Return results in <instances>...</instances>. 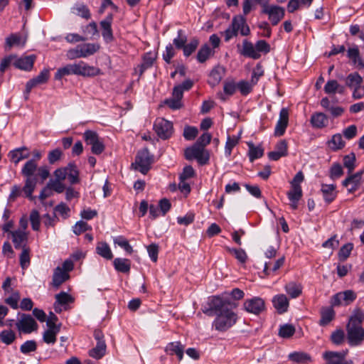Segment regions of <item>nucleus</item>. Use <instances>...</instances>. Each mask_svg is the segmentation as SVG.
I'll list each match as a JSON object with an SVG mask.
<instances>
[{
  "label": "nucleus",
  "mask_w": 364,
  "mask_h": 364,
  "mask_svg": "<svg viewBox=\"0 0 364 364\" xmlns=\"http://www.w3.org/2000/svg\"><path fill=\"white\" fill-rule=\"evenodd\" d=\"M224 294L223 296H213L210 301L209 311L213 312L215 318L213 326L218 331L225 332L234 326L237 321V315L232 311L237 307V304L230 301Z\"/></svg>",
  "instance_id": "1"
},
{
  "label": "nucleus",
  "mask_w": 364,
  "mask_h": 364,
  "mask_svg": "<svg viewBox=\"0 0 364 364\" xmlns=\"http://www.w3.org/2000/svg\"><path fill=\"white\" fill-rule=\"evenodd\" d=\"M364 312L360 308L353 310L346 325L347 339L352 346H359L364 341Z\"/></svg>",
  "instance_id": "2"
},
{
  "label": "nucleus",
  "mask_w": 364,
  "mask_h": 364,
  "mask_svg": "<svg viewBox=\"0 0 364 364\" xmlns=\"http://www.w3.org/2000/svg\"><path fill=\"white\" fill-rule=\"evenodd\" d=\"M244 36L250 33L249 26L246 23V19L244 16L239 15L232 18L231 24L223 33L225 36V41L228 42L232 38L237 36L238 31Z\"/></svg>",
  "instance_id": "3"
},
{
  "label": "nucleus",
  "mask_w": 364,
  "mask_h": 364,
  "mask_svg": "<svg viewBox=\"0 0 364 364\" xmlns=\"http://www.w3.org/2000/svg\"><path fill=\"white\" fill-rule=\"evenodd\" d=\"M36 171H38V176L41 179L42 183H43L50 175L48 168L46 166L38 167L36 159H30L26 162L21 169V174L26 178H33L32 176Z\"/></svg>",
  "instance_id": "4"
},
{
  "label": "nucleus",
  "mask_w": 364,
  "mask_h": 364,
  "mask_svg": "<svg viewBox=\"0 0 364 364\" xmlns=\"http://www.w3.org/2000/svg\"><path fill=\"white\" fill-rule=\"evenodd\" d=\"M152 162L153 157L148 149L145 148L137 153L135 161L132 164V166L141 173L146 174L150 169Z\"/></svg>",
  "instance_id": "5"
},
{
  "label": "nucleus",
  "mask_w": 364,
  "mask_h": 364,
  "mask_svg": "<svg viewBox=\"0 0 364 364\" xmlns=\"http://www.w3.org/2000/svg\"><path fill=\"white\" fill-rule=\"evenodd\" d=\"M154 129L157 136L163 140L170 138L173 133L172 122L164 118H157L155 120Z\"/></svg>",
  "instance_id": "6"
},
{
  "label": "nucleus",
  "mask_w": 364,
  "mask_h": 364,
  "mask_svg": "<svg viewBox=\"0 0 364 364\" xmlns=\"http://www.w3.org/2000/svg\"><path fill=\"white\" fill-rule=\"evenodd\" d=\"M16 326L19 331L24 333H31L38 329V324L34 318L31 315L25 314L21 315Z\"/></svg>",
  "instance_id": "7"
},
{
  "label": "nucleus",
  "mask_w": 364,
  "mask_h": 364,
  "mask_svg": "<svg viewBox=\"0 0 364 364\" xmlns=\"http://www.w3.org/2000/svg\"><path fill=\"white\" fill-rule=\"evenodd\" d=\"M49 77L50 70L48 69L45 68L36 77L28 80L26 85V99H28V95L33 87L46 83Z\"/></svg>",
  "instance_id": "8"
},
{
  "label": "nucleus",
  "mask_w": 364,
  "mask_h": 364,
  "mask_svg": "<svg viewBox=\"0 0 364 364\" xmlns=\"http://www.w3.org/2000/svg\"><path fill=\"white\" fill-rule=\"evenodd\" d=\"M262 13L267 14L271 23L273 26H276L284 18L285 11L284 9L281 6L269 5L267 8L262 9Z\"/></svg>",
  "instance_id": "9"
},
{
  "label": "nucleus",
  "mask_w": 364,
  "mask_h": 364,
  "mask_svg": "<svg viewBox=\"0 0 364 364\" xmlns=\"http://www.w3.org/2000/svg\"><path fill=\"white\" fill-rule=\"evenodd\" d=\"M113 21L112 14H109L102 21H100V26L102 32V36L106 43H110L114 41V38L112 28Z\"/></svg>",
  "instance_id": "10"
},
{
  "label": "nucleus",
  "mask_w": 364,
  "mask_h": 364,
  "mask_svg": "<svg viewBox=\"0 0 364 364\" xmlns=\"http://www.w3.org/2000/svg\"><path fill=\"white\" fill-rule=\"evenodd\" d=\"M84 139L87 144L92 146V152L95 154H100L105 150V146L99 140L96 132L87 130L84 133Z\"/></svg>",
  "instance_id": "11"
},
{
  "label": "nucleus",
  "mask_w": 364,
  "mask_h": 364,
  "mask_svg": "<svg viewBox=\"0 0 364 364\" xmlns=\"http://www.w3.org/2000/svg\"><path fill=\"white\" fill-rule=\"evenodd\" d=\"M356 297V294L352 290L341 291L333 296L331 304L333 306H347L353 302Z\"/></svg>",
  "instance_id": "12"
},
{
  "label": "nucleus",
  "mask_w": 364,
  "mask_h": 364,
  "mask_svg": "<svg viewBox=\"0 0 364 364\" xmlns=\"http://www.w3.org/2000/svg\"><path fill=\"white\" fill-rule=\"evenodd\" d=\"M244 309L249 313L259 314L265 309L264 301L260 297L247 299L243 304Z\"/></svg>",
  "instance_id": "13"
},
{
  "label": "nucleus",
  "mask_w": 364,
  "mask_h": 364,
  "mask_svg": "<svg viewBox=\"0 0 364 364\" xmlns=\"http://www.w3.org/2000/svg\"><path fill=\"white\" fill-rule=\"evenodd\" d=\"M101 74L100 68L89 65L83 61L75 63V75L84 77H94Z\"/></svg>",
  "instance_id": "14"
},
{
  "label": "nucleus",
  "mask_w": 364,
  "mask_h": 364,
  "mask_svg": "<svg viewBox=\"0 0 364 364\" xmlns=\"http://www.w3.org/2000/svg\"><path fill=\"white\" fill-rule=\"evenodd\" d=\"M363 171H358L354 174L348 173L349 176L347 177L343 182V186L348 188L349 193L355 192L361 183L362 176Z\"/></svg>",
  "instance_id": "15"
},
{
  "label": "nucleus",
  "mask_w": 364,
  "mask_h": 364,
  "mask_svg": "<svg viewBox=\"0 0 364 364\" xmlns=\"http://www.w3.org/2000/svg\"><path fill=\"white\" fill-rule=\"evenodd\" d=\"M347 352V350L339 353L328 351L324 353L323 357L327 364H353L352 360H345Z\"/></svg>",
  "instance_id": "16"
},
{
  "label": "nucleus",
  "mask_w": 364,
  "mask_h": 364,
  "mask_svg": "<svg viewBox=\"0 0 364 364\" xmlns=\"http://www.w3.org/2000/svg\"><path fill=\"white\" fill-rule=\"evenodd\" d=\"M36 58V56L35 55L22 56L21 58H17L15 55L14 66L20 70L29 71L33 68Z\"/></svg>",
  "instance_id": "17"
},
{
  "label": "nucleus",
  "mask_w": 364,
  "mask_h": 364,
  "mask_svg": "<svg viewBox=\"0 0 364 364\" xmlns=\"http://www.w3.org/2000/svg\"><path fill=\"white\" fill-rule=\"evenodd\" d=\"M289 122V111L287 108H282L279 112V119L276 124L274 134L282 136L286 130Z\"/></svg>",
  "instance_id": "18"
},
{
  "label": "nucleus",
  "mask_w": 364,
  "mask_h": 364,
  "mask_svg": "<svg viewBox=\"0 0 364 364\" xmlns=\"http://www.w3.org/2000/svg\"><path fill=\"white\" fill-rule=\"evenodd\" d=\"M237 89V83L232 79H227L223 82V92H218V97L220 100L225 102L228 99V96H232Z\"/></svg>",
  "instance_id": "19"
},
{
  "label": "nucleus",
  "mask_w": 364,
  "mask_h": 364,
  "mask_svg": "<svg viewBox=\"0 0 364 364\" xmlns=\"http://www.w3.org/2000/svg\"><path fill=\"white\" fill-rule=\"evenodd\" d=\"M69 278L70 275L66 271H63L60 267H57L54 269L50 285L57 289Z\"/></svg>",
  "instance_id": "20"
},
{
  "label": "nucleus",
  "mask_w": 364,
  "mask_h": 364,
  "mask_svg": "<svg viewBox=\"0 0 364 364\" xmlns=\"http://www.w3.org/2000/svg\"><path fill=\"white\" fill-rule=\"evenodd\" d=\"M30 152L26 146H22L9 151L8 156L11 162L15 165L18 164L21 160L30 157Z\"/></svg>",
  "instance_id": "21"
},
{
  "label": "nucleus",
  "mask_w": 364,
  "mask_h": 364,
  "mask_svg": "<svg viewBox=\"0 0 364 364\" xmlns=\"http://www.w3.org/2000/svg\"><path fill=\"white\" fill-rule=\"evenodd\" d=\"M240 53L245 57L255 60L259 59L261 57V54L256 50L255 46L247 40L242 41V47L240 50Z\"/></svg>",
  "instance_id": "22"
},
{
  "label": "nucleus",
  "mask_w": 364,
  "mask_h": 364,
  "mask_svg": "<svg viewBox=\"0 0 364 364\" xmlns=\"http://www.w3.org/2000/svg\"><path fill=\"white\" fill-rule=\"evenodd\" d=\"M185 346L179 341L167 344L165 351L170 355H176L179 360L183 359Z\"/></svg>",
  "instance_id": "23"
},
{
  "label": "nucleus",
  "mask_w": 364,
  "mask_h": 364,
  "mask_svg": "<svg viewBox=\"0 0 364 364\" xmlns=\"http://www.w3.org/2000/svg\"><path fill=\"white\" fill-rule=\"evenodd\" d=\"M272 303L274 307L279 314L287 311L289 308V300L284 294H277L273 297Z\"/></svg>",
  "instance_id": "24"
},
{
  "label": "nucleus",
  "mask_w": 364,
  "mask_h": 364,
  "mask_svg": "<svg viewBox=\"0 0 364 364\" xmlns=\"http://www.w3.org/2000/svg\"><path fill=\"white\" fill-rule=\"evenodd\" d=\"M303 196L301 187H291L287 192V197L290 201V206L292 209L296 210L298 208L299 201Z\"/></svg>",
  "instance_id": "25"
},
{
  "label": "nucleus",
  "mask_w": 364,
  "mask_h": 364,
  "mask_svg": "<svg viewBox=\"0 0 364 364\" xmlns=\"http://www.w3.org/2000/svg\"><path fill=\"white\" fill-rule=\"evenodd\" d=\"M225 73V70L223 67L216 66L210 72L209 75L208 83L211 87L218 85Z\"/></svg>",
  "instance_id": "26"
},
{
  "label": "nucleus",
  "mask_w": 364,
  "mask_h": 364,
  "mask_svg": "<svg viewBox=\"0 0 364 364\" xmlns=\"http://www.w3.org/2000/svg\"><path fill=\"white\" fill-rule=\"evenodd\" d=\"M324 92L328 95L336 93L343 95L346 92V87L340 85L336 80H330L327 81L324 86Z\"/></svg>",
  "instance_id": "27"
},
{
  "label": "nucleus",
  "mask_w": 364,
  "mask_h": 364,
  "mask_svg": "<svg viewBox=\"0 0 364 364\" xmlns=\"http://www.w3.org/2000/svg\"><path fill=\"white\" fill-rule=\"evenodd\" d=\"M326 144L332 151H338L345 147L346 142L341 134H336L326 142Z\"/></svg>",
  "instance_id": "28"
},
{
  "label": "nucleus",
  "mask_w": 364,
  "mask_h": 364,
  "mask_svg": "<svg viewBox=\"0 0 364 364\" xmlns=\"http://www.w3.org/2000/svg\"><path fill=\"white\" fill-rule=\"evenodd\" d=\"M310 122L313 127L322 129L328 125V120L327 116L324 113L315 112L311 115Z\"/></svg>",
  "instance_id": "29"
},
{
  "label": "nucleus",
  "mask_w": 364,
  "mask_h": 364,
  "mask_svg": "<svg viewBox=\"0 0 364 364\" xmlns=\"http://www.w3.org/2000/svg\"><path fill=\"white\" fill-rule=\"evenodd\" d=\"M345 83L346 87L352 90L362 85L363 79L358 73L353 72L346 76Z\"/></svg>",
  "instance_id": "30"
},
{
  "label": "nucleus",
  "mask_w": 364,
  "mask_h": 364,
  "mask_svg": "<svg viewBox=\"0 0 364 364\" xmlns=\"http://www.w3.org/2000/svg\"><path fill=\"white\" fill-rule=\"evenodd\" d=\"M321 191L325 201L328 203H331L337 196L336 186L333 184H322Z\"/></svg>",
  "instance_id": "31"
},
{
  "label": "nucleus",
  "mask_w": 364,
  "mask_h": 364,
  "mask_svg": "<svg viewBox=\"0 0 364 364\" xmlns=\"http://www.w3.org/2000/svg\"><path fill=\"white\" fill-rule=\"evenodd\" d=\"M113 264L117 271L122 273H129L131 269L130 260L125 258H115Z\"/></svg>",
  "instance_id": "32"
},
{
  "label": "nucleus",
  "mask_w": 364,
  "mask_h": 364,
  "mask_svg": "<svg viewBox=\"0 0 364 364\" xmlns=\"http://www.w3.org/2000/svg\"><path fill=\"white\" fill-rule=\"evenodd\" d=\"M105 341L97 342L96 346L89 350V355L95 359L102 358L106 352Z\"/></svg>",
  "instance_id": "33"
},
{
  "label": "nucleus",
  "mask_w": 364,
  "mask_h": 364,
  "mask_svg": "<svg viewBox=\"0 0 364 364\" xmlns=\"http://www.w3.org/2000/svg\"><path fill=\"white\" fill-rule=\"evenodd\" d=\"M284 289L292 299L299 297L302 293L301 285L294 282L287 284L284 287Z\"/></svg>",
  "instance_id": "34"
},
{
  "label": "nucleus",
  "mask_w": 364,
  "mask_h": 364,
  "mask_svg": "<svg viewBox=\"0 0 364 364\" xmlns=\"http://www.w3.org/2000/svg\"><path fill=\"white\" fill-rule=\"evenodd\" d=\"M26 43V36H23L19 34H11L10 36L6 38V43L11 48L14 46H24Z\"/></svg>",
  "instance_id": "35"
},
{
  "label": "nucleus",
  "mask_w": 364,
  "mask_h": 364,
  "mask_svg": "<svg viewBox=\"0 0 364 364\" xmlns=\"http://www.w3.org/2000/svg\"><path fill=\"white\" fill-rule=\"evenodd\" d=\"M69 75H75V63L68 64L58 68L55 74V79L61 80L64 76Z\"/></svg>",
  "instance_id": "36"
},
{
  "label": "nucleus",
  "mask_w": 364,
  "mask_h": 364,
  "mask_svg": "<svg viewBox=\"0 0 364 364\" xmlns=\"http://www.w3.org/2000/svg\"><path fill=\"white\" fill-rule=\"evenodd\" d=\"M321 318L319 321V323L321 326H326L333 319L335 312L332 308L325 307L321 309Z\"/></svg>",
  "instance_id": "37"
},
{
  "label": "nucleus",
  "mask_w": 364,
  "mask_h": 364,
  "mask_svg": "<svg viewBox=\"0 0 364 364\" xmlns=\"http://www.w3.org/2000/svg\"><path fill=\"white\" fill-rule=\"evenodd\" d=\"M15 248L18 249L23 246V242L27 240V236L23 230L10 232Z\"/></svg>",
  "instance_id": "38"
},
{
  "label": "nucleus",
  "mask_w": 364,
  "mask_h": 364,
  "mask_svg": "<svg viewBox=\"0 0 364 364\" xmlns=\"http://www.w3.org/2000/svg\"><path fill=\"white\" fill-rule=\"evenodd\" d=\"M37 183V178H26L25 181V185L21 189V191L24 193L26 196L31 200L33 199V197L32 196L33 192L34 191V189L36 186Z\"/></svg>",
  "instance_id": "39"
},
{
  "label": "nucleus",
  "mask_w": 364,
  "mask_h": 364,
  "mask_svg": "<svg viewBox=\"0 0 364 364\" xmlns=\"http://www.w3.org/2000/svg\"><path fill=\"white\" fill-rule=\"evenodd\" d=\"M37 183V178H26L25 181V185L21 189V191L24 193L26 196L31 200L33 199V197L32 196L33 192L34 191V189L36 186Z\"/></svg>",
  "instance_id": "40"
},
{
  "label": "nucleus",
  "mask_w": 364,
  "mask_h": 364,
  "mask_svg": "<svg viewBox=\"0 0 364 364\" xmlns=\"http://www.w3.org/2000/svg\"><path fill=\"white\" fill-rule=\"evenodd\" d=\"M96 252L107 259H111L113 257V255L109 245L105 242H100L97 243L96 247Z\"/></svg>",
  "instance_id": "41"
},
{
  "label": "nucleus",
  "mask_w": 364,
  "mask_h": 364,
  "mask_svg": "<svg viewBox=\"0 0 364 364\" xmlns=\"http://www.w3.org/2000/svg\"><path fill=\"white\" fill-rule=\"evenodd\" d=\"M79 46H80V48L82 49V53L83 58H86L87 56L95 54L100 48V45L97 43H88L81 44Z\"/></svg>",
  "instance_id": "42"
},
{
  "label": "nucleus",
  "mask_w": 364,
  "mask_h": 364,
  "mask_svg": "<svg viewBox=\"0 0 364 364\" xmlns=\"http://www.w3.org/2000/svg\"><path fill=\"white\" fill-rule=\"evenodd\" d=\"M203 147L201 146H198L194 144L192 146L188 147L185 150V157L187 160H193L196 159L199 156V154H201Z\"/></svg>",
  "instance_id": "43"
},
{
  "label": "nucleus",
  "mask_w": 364,
  "mask_h": 364,
  "mask_svg": "<svg viewBox=\"0 0 364 364\" xmlns=\"http://www.w3.org/2000/svg\"><path fill=\"white\" fill-rule=\"evenodd\" d=\"M155 59L156 58L151 53H146L144 54L143 57V63L139 65V75H141L146 69L153 65Z\"/></svg>",
  "instance_id": "44"
},
{
  "label": "nucleus",
  "mask_w": 364,
  "mask_h": 364,
  "mask_svg": "<svg viewBox=\"0 0 364 364\" xmlns=\"http://www.w3.org/2000/svg\"><path fill=\"white\" fill-rule=\"evenodd\" d=\"M249 146V157L250 161L262 157L264 154V150L261 146H255L252 142L247 143Z\"/></svg>",
  "instance_id": "45"
},
{
  "label": "nucleus",
  "mask_w": 364,
  "mask_h": 364,
  "mask_svg": "<svg viewBox=\"0 0 364 364\" xmlns=\"http://www.w3.org/2000/svg\"><path fill=\"white\" fill-rule=\"evenodd\" d=\"M60 329L48 328L43 335V340L47 344H54L56 341V336Z\"/></svg>",
  "instance_id": "46"
},
{
  "label": "nucleus",
  "mask_w": 364,
  "mask_h": 364,
  "mask_svg": "<svg viewBox=\"0 0 364 364\" xmlns=\"http://www.w3.org/2000/svg\"><path fill=\"white\" fill-rule=\"evenodd\" d=\"M113 242L114 245H117L118 246L124 249L127 253L132 254L133 252L132 247L130 245L129 241L124 237H116L114 238Z\"/></svg>",
  "instance_id": "47"
},
{
  "label": "nucleus",
  "mask_w": 364,
  "mask_h": 364,
  "mask_svg": "<svg viewBox=\"0 0 364 364\" xmlns=\"http://www.w3.org/2000/svg\"><path fill=\"white\" fill-rule=\"evenodd\" d=\"M68 178L71 184H75L79 182V171L75 165L69 164L68 165Z\"/></svg>",
  "instance_id": "48"
},
{
  "label": "nucleus",
  "mask_w": 364,
  "mask_h": 364,
  "mask_svg": "<svg viewBox=\"0 0 364 364\" xmlns=\"http://www.w3.org/2000/svg\"><path fill=\"white\" fill-rule=\"evenodd\" d=\"M255 84H252V82H247L245 80H241L237 83V89L240 92L242 95L246 96L250 94L255 86Z\"/></svg>",
  "instance_id": "49"
},
{
  "label": "nucleus",
  "mask_w": 364,
  "mask_h": 364,
  "mask_svg": "<svg viewBox=\"0 0 364 364\" xmlns=\"http://www.w3.org/2000/svg\"><path fill=\"white\" fill-rule=\"evenodd\" d=\"M16 339V334L11 330H4L0 333V340L2 343L10 345Z\"/></svg>",
  "instance_id": "50"
},
{
  "label": "nucleus",
  "mask_w": 364,
  "mask_h": 364,
  "mask_svg": "<svg viewBox=\"0 0 364 364\" xmlns=\"http://www.w3.org/2000/svg\"><path fill=\"white\" fill-rule=\"evenodd\" d=\"M295 333V328L291 324L281 326L279 330V336L282 338H290Z\"/></svg>",
  "instance_id": "51"
},
{
  "label": "nucleus",
  "mask_w": 364,
  "mask_h": 364,
  "mask_svg": "<svg viewBox=\"0 0 364 364\" xmlns=\"http://www.w3.org/2000/svg\"><path fill=\"white\" fill-rule=\"evenodd\" d=\"M211 54V49L208 45H203L198 52L197 60L200 63H204L210 57Z\"/></svg>",
  "instance_id": "52"
},
{
  "label": "nucleus",
  "mask_w": 364,
  "mask_h": 364,
  "mask_svg": "<svg viewBox=\"0 0 364 364\" xmlns=\"http://www.w3.org/2000/svg\"><path fill=\"white\" fill-rule=\"evenodd\" d=\"M355 155L354 153H351L343 157V165L348 170V173H351L355 167Z\"/></svg>",
  "instance_id": "53"
},
{
  "label": "nucleus",
  "mask_w": 364,
  "mask_h": 364,
  "mask_svg": "<svg viewBox=\"0 0 364 364\" xmlns=\"http://www.w3.org/2000/svg\"><path fill=\"white\" fill-rule=\"evenodd\" d=\"M353 248V243H347L342 246L338 253V258L341 261H345L350 256Z\"/></svg>",
  "instance_id": "54"
},
{
  "label": "nucleus",
  "mask_w": 364,
  "mask_h": 364,
  "mask_svg": "<svg viewBox=\"0 0 364 364\" xmlns=\"http://www.w3.org/2000/svg\"><path fill=\"white\" fill-rule=\"evenodd\" d=\"M30 264L29 249L23 246L22 252L20 255V265L23 269H26Z\"/></svg>",
  "instance_id": "55"
},
{
  "label": "nucleus",
  "mask_w": 364,
  "mask_h": 364,
  "mask_svg": "<svg viewBox=\"0 0 364 364\" xmlns=\"http://www.w3.org/2000/svg\"><path fill=\"white\" fill-rule=\"evenodd\" d=\"M55 300L62 306L66 305L74 301V298L65 291H61L55 296Z\"/></svg>",
  "instance_id": "56"
},
{
  "label": "nucleus",
  "mask_w": 364,
  "mask_h": 364,
  "mask_svg": "<svg viewBox=\"0 0 364 364\" xmlns=\"http://www.w3.org/2000/svg\"><path fill=\"white\" fill-rule=\"evenodd\" d=\"M289 358L296 363H303L311 360V357L305 353L294 352L289 355Z\"/></svg>",
  "instance_id": "57"
},
{
  "label": "nucleus",
  "mask_w": 364,
  "mask_h": 364,
  "mask_svg": "<svg viewBox=\"0 0 364 364\" xmlns=\"http://www.w3.org/2000/svg\"><path fill=\"white\" fill-rule=\"evenodd\" d=\"M228 252L235 256V257L241 263H245L247 256L242 249L228 248Z\"/></svg>",
  "instance_id": "58"
},
{
  "label": "nucleus",
  "mask_w": 364,
  "mask_h": 364,
  "mask_svg": "<svg viewBox=\"0 0 364 364\" xmlns=\"http://www.w3.org/2000/svg\"><path fill=\"white\" fill-rule=\"evenodd\" d=\"M199 41L196 38H193L189 43L185 45L183 48V54L185 56H190L197 48Z\"/></svg>",
  "instance_id": "59"
},
{
  "label": "nucleus",
  "mask_w": 364,
  "mask_h": 364,
  "mask_svg": "<svg viewBox=\"0 0 364 364\" xmlns=\"http://www.w3.org/2000/svg\"><path fill=\"white\" fill-rule=\"evenodd\" d=\"M264 71L260 63H257V65L254 68L252 73L251 80L252 84L256 85L259 79L264 75Z\"/></svg>",
  "instance_id": "60"
},
{
  "label": "nucleus",
  "mask_w": 364,
  "mask_h": 364,
  "mask_svg": "<svg viewBox=\"0 0 364 364\" xmlns=\"http://www.w3.org/2000/svg\"><path fill=\"white\" fill-rule=\"evenodd\" d=\"M37 348V344L35 341L31 340L23 343L20 348L21 352L23 354H27L31 352H34Z\"/></svg>",
  "instance_id": "61"
},
{
  "label": "nucleus",
  "mask_w": 364,
  "mask_h": 364,
  "mask_svg": "<svg viewBox=\"0 0 364 364\" xmlns=\"http://www.w3.org/2000/svg\"><path fill=\"white\" fill-rule=\"evenodd\" d=\"M88 230H91V227L82 220L77 222L73 228V232L77 235H79Z\"/></svg>",
  "instance_id": "62"
},
{
  "label": "nucleus",
  "mask_w": 364,
  "mask_h": 364,
  "mask_svg": "<svg viewBox=\"0 0 364 364\" xmlns=\"http://www.w3.org/2000/svg\"><path fill=\"white\" fill-rule=\"evenodd\" d=\"M238 144V139L236 136H228L225 147V153L228 156L231 155L232 149Z\"/></svg>",
  "instance_id": "63"
},
{
  "label": "nucleus",
  "mask_w": 364,
  "mask_h": 364,
  "mask_svg": "<svg viewBox=\"0 0 364 364\" xmlns=\"http://www.w3.org/2000/svg\"><path fill=\"white\" fill-rule=\"evenodd\" d=\"M75 14L80 16L85 19L90 18V12L88 8L85 5H77L73 8Z\"/></svg>",
  "instance_id": "64"
}]
</instances>
